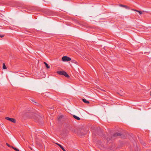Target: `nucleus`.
Segmentation results:
<instances>
[{"instance_id":"0eeeda50","label":"nucleus","mask_w":151,"mask_h":151,"mask_svg":"<svg viewBox=\"0 0 151 151\" xmlns=\"http://www.w3.org/2000/svg\"><path fill=\"white\" fill-rule=\"evenodd\" d=\"M83 101L86 103V104H88L89 103V101H87L86 99H83Z\"/></svg>"},{"instance_id":"2eb2a0df","label":"nucleus","mask_w":151,"mask_h":151,"mask_svg":"<svg viewBox=\"0 0 151 151\" xmlns=\"http://www.w3.org/2000/svg\"><path fill=\"white\" fill-rule=\"evenodd\" d=\"M4 35H0V37H4Z\"/></svg>"},{"instance_id":"9b49d317","label":"nucleus","mask_w":151,"mask_h":151,"mask_svg":"<svg viewBox=\"0 0 151 151\" xmlns=\"http://www.w3.org/2000/svg\"><path fill=\"white\" fill-rule=\"evenodd\" d=\"M6 67L5 65V63H4L3 64V68L4 69H6Z\"/></svg>"},{"instance_id":"4468645a","label":"nucleus","mask_w":151,"mask_h":151,"mask_svg":"<svg viewBox=\"0 0 151 151\" xmlns=\"http://www.w3.org/2000/svg\"><path fill=\"white\" fill-rule=\"evenodd\" d=\"M32 101V103L35 104H36V103H37L35 102V101L34 100H31Z\"/></svg>"},{"instance_id":"f03ea898","label":"nucleus","mask_w":151,"mask_h":151,"mask_svg":"<svg viewBox=\"0 0 151 151\" xmlns=\"http://www.w3.org/2000/svg\"><path fill=\"white\" fill-rule=\"evenodd\" d=\"M62 60L63 61H70L71 60V59L68 57L65 56L62 58Z\"/></svg>"},{"instance_id":"f3484780","label":"nucleus","mask_w":151,"mask_h":151,"mask_svg":"<svg viewBox=\"0 0 151 151\" xmlns=\"http://www.w3.org/2000/svg\"><path fill=\"white\" fill-rule=\"evenodd\" d=\"M35 121L36 122H38V121L37 119V118H35Z\"/></svg>"},{"instance_id":"423d86ee","label":"nucleus","mask_w":151,"mask_h":151,"mask_svg":"<svg viewBox=\"0 0 151 151\" xmlns=\"http://www.w3.org/2000/svg\"><path fill=\"white\" fill-rule=\"evenodd\" d=\"M121 134L120 133H116L114 134L113 135V136L114 137H117L118 136H121Z\"/></svg>"},{"instance_id":"39448f33","label":"nucleus","mask_w":151,"mask_h":151,"mask_svg":"<svg viewBox=\"0 0 151 151\" xmlns=\"http://www.w3.org/2000/svg\"><path fill=\"white\" fill-rule=\"evenodd\" d=\"M119 6H122V7H124L126 9H129V7L125 5H122V4H120L119 5Z\"/></svg>"},{"instance_id":"ddd939ff","label":"nucleus","mask_w":151,"mask_h":151,"mask_svg":"<svg viewBox=\"0 0 151 151\" xmlns=\"http://www.w3.org/2000/svg\"><path fill=\"white\" fill-rule=\"evenodd\" d=\"M6 145L7 146H8V147H12V146H10L9 144H8L7 143H6Z\"/></svg>"},{"instance_id":"9d476101","label":"nucleus","mask_w":151,"mask_h":151,"mask_svg":"<svg viewBox=\"0 0 151 151\" xmlns=\"http://www.w3.org/2000/svg\"><path fill=\"white\" fill-rule=\"evenodd\" d=\"M45 65V66L46 67V68H50V66H49L47 64V63H46V62H44V63Z\"/></svg>"},{"instance_id":"20e7f679","label":"nucleus","mask_w":151,"mask_h":151,"mask_svg":"<svg viewBox=\"0 0 151 151\" xmlns=\"http://www.w3.org/2000/svg\"><path fill=\"white\" fill-rule=\"evenodd\" d=\"M56 144L63 151H66L65 150L61 145L57 143H56Z\"/></svg>"},{"instance_id":"6e6552de","label":"nucleus","mask_w":151,"mask_h":151,"mask_svg":"<svg viewBox=\"0 0 151 151\" xmlns=\"http://www.w3.org/2000/svg\"><path fill=\"white\" fill-rule=\"evenodd\" d=\"M132 10L138 12L140 14H141L142 13V12L141 11H138L136 9H133Z\"/></svg>"},{"instance_id":"dca6fc26","label":"nucleus","mask_w":151,"mask_h":151,"mask_svg":"<svg viewBox=\"0 0 151 151\" xmlns=\"http://www.w3.org/2000/svg\"><path fill=\"white\" fill-rule=\"evenodd\" d=\"M111 139L110 138H109V139H108V138H107V139H106V140H107L108 141V142H109V140H111Z\"/></svg>"},{"instance_id":"f8f14e48","label":"nucleus","mask_w":151,"mask_h":151,"mask_svg":"<svg viewBox=\"0 0 151 151\" xmlns=\"http://www.w3.org/2000/svg\"><path fill=\"white\" fill-rule=\"evenodd\" d=\"M12 147L16 151H19V150L16 148L14 147Z\"/></svg>"},{"instance_id":"7ed1b4c3","label":"nucleus","mask_w":151,"mask_h":151,"mask_svg":"<svg viewBox=\"0 0 151 151\" xmlns=\"http://www.w3.org/2000/svg\"><path fill=\"white\" fill-rule=\"evenodd\" d=\"M6 119L7 120H8L12 122L13 123H15L16 122V120L12 118H10L9 117H6Z\"/></svg>"},{"instance_id":"f257e3e1","label":"nucleus","mask_w":151,"mask_h":151,"mask_svg":"<svg viewBox=\"0 0 151 151\" xmlns=\"http://www.w3.org/2000/svg\"><path fill=\"white\" fill-rule=\"evenodd\" d=\"M57 73L59 75L64 76L66 77H69V76L64 71H59L57 72Z\"/></svg>"},{"instance_id":"a211bd4d","label":"nucleus","mask_w":151,"mask_h":151,"mask_svg":"<svg viewBox=\"0 0 151 151\" xmlns=\"http://www.w3.org/2000/svg\"><path fill=\"white\" fill-rule=\"evenodd\" d=\"M105 76L106 77H107V76L106 75H106H105Z\"/></svg>"},{"instance_id":"6ab92c4d","label":"nucleus","mask_w":151,"mask_h":151,"mask_svg":"<svg viewBox=\"0 0 151 151\" xmlns=\"http://www.w3.org/2000/svg\"><path fill=\"white\" fill-rule=\"evenodd\" d=\"M40 117L39 116H38V118L40 119Z\"/></svg>"},{"instance_id":"1a4fd4ad","label":"nucleus","mask_w":151,"mask_h":151,"mask_svg":"<svg viewBox=\"0 0 151 151\" xmlns=\"http://www.w3.org/2000/svg\"><path fill=\"white\" fill-rule=\"evenodd\" d=\"M73 117L76 119L77 120H79L80 119V118L76 115H73Z\"/></svg>"}]
</instances>
